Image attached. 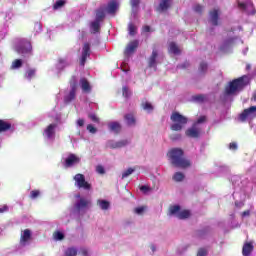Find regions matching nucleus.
<instances>
[{
	"label": "nucleus",
	"instance_id": "20",
	"mask_svg": "<svg viewBox=\"0 0 256 256\" xmlns=\"http://www.w3.org/2000/svg\"><path fill=\"white\" fill-rule=\"evenodd\" d=\"M80 85L84 93H91V84L89 83V80H87V78H81Z\"/></svg>",
	"mask_w": 256,
	"mask_h": 256
},
{
	"label": "nucleus",
	"instance_id": "50",
	"mask_svg": "<svg viewBox=\"0 0 256 256\" xmlns=\"http://www.w3.org/2000/svg\"><path fill=\"white\" fill-rule=\"evenodd\" d=\"M89 119H91L93 123H99V117H97L95 114H89Z\"/></svg>",
	"mask_w": 256,
	"mask_h": 256
},
{
	"label": "nucleus",
	"instance_id": "8",
	"mask_svg": "<svg viewBox=\"0 0 256 256\" xmlns=\"http://www.w3.org/2000/svg\"><path fill=\"white\" fill-rule=\"evenodd\" d=\"M91 57V44L84 43L82 48V55L80 58V65L85 67V63H87V58Z\"/></svg>",
	"mask_w": 256,
	"mask_h": 256
},
{
	"label": "nucleus",
	"instance_id": "29",
	"mask_svg": "<svg viewBox=\"0 0 256 256\" xmlns=\"http://www.w3.org/2000/svg\"><path fill=\"white\" fill-rule=\"evenodd\" d=\"M170 0H162L159 4L158 11H167L169 8Z\"/></svg>",
	"mask_w": 256,
	"mask_h": 256
},
{
	"label": "nucleus",
	"instance_id": "39",
	"mask_svg": "<svg viewBox=\"0 0 256 256\" xmlns=\"http://www.w3.org/2000/svg\"><path fill=\"white\" fill-rule=\"evenodd\" d=\"M65 255L66 256H77V249H75V248H68L65 251Z\"/></svg>",
	"mask_w": 256,
	"mask_h": 256
},
{
	"label": "nucleus",
	"instance_id": "28",
	"mask_svg": "<svg viewBox=\"0 0 256 256\" xmlns=\"http://www.w3.org/2000/svg\"><path fill=\"white\" fill-rule=\"evenodd\" d=\"M172 179L173 181H176V183H181V181L185 179V174H183L182 172H176L173 175Z\"/></svg>",
	"mask_w": 256,
	"mask_h": 256
},
{
	"label": "nucleus",
	"instance_id": "3",
	"mask_svg": "<svg viewBox=\"0 0 256 256\" xmlns=\"http://www.w3.org/2000/svg\"><path fill=\"white\" fill-rule=\"evenodd\" d=\"M172 125L170 126L171 131H182L183 127L187 125L189 119L183 116L179 112H173L170 117Z\"/></svg>",
	"mask_w": 256,
	"mask_h": 256
},
{
	"label": "nucleus",
	"instance_id": "35",
	"mask_svg": "<svg viewBox=\"0 0 256 256\" xmlns=\"http://www.w3.org/2000/svg\"><path fill=\"white\" fill-rule=\"evenodd\" d=\"M65 3H67V1L57 0L56 3L53 5L54 11H57V9H61V7H64Z\"/></svg>",
	"mask_w": 256,
	"mask_h": 256
},
{
	"label": "nucleus",
	"instance_id": "55",
	"mask_svg": "<svg viewBox=\"0 0 256 256\" xmlns=\"http://www.w3.org/2000/svg\"><path fill=\"white\" fill-rule=\"evenodd\" d=\"M190 65L189 62H184L183 64L178 65V69H187Z\"/></svg>",
	"mask_w": 256,
	"mask_h": 256
},
{
	"label": "nucleus",
	"instance_id": "33",
	"mask_svg": "<svg viewBox=\"0 0 256 256\" xmlns=\"http://www.w3.org/2000/svg\"><path fill=\"white\" fill-rule=\"evenodd\" d=\"M98 205L103 211H107L109 209V201L106 200H98Z\"/></svg>",
	"mask_w": 256,
	"mask_h": 256
},
{
	"label": "nucleus",
	"instance_id": "12",
	"mask_svg": "<svg viewBox=\"0 0 256 256\" xmlns=\"http://www.w3.org/2000/svg\"><path fill=\"white\" fill-rule=\"evenodd\" d=\"M256 112V106H250L249 108H246L243 110V112L239 115V121L242 123H245L247 121V117L251 115V113Z\"/></svg>",
	"mask_w": 256,
	"mask_h": 256
},
{
	"label": "nucleus",
	"instance_id": "26",
	"mask_svg": "<svg viewBox=\"0 0 256 256\" xmlns=\"http://www.w3.org/2000/svg\"><path fill=\"white\" fill-rule=\"evenodd\" d=\"M169 52L173 53L174 55H179L181 53V50L179 49V46L175 42H171L169 44Z\"/></svg>",
	"mask_w": 256,
	"mask_h": 256
},
{
	"label": "nucleus",
	"instance_id": "17",
	"mask_svg": "<svg viewBox=\"0 0 256 256\" xmlns=\"http://www.w3.org/2000/svg\"><path fill=\"white\" fill-rule=\"evenodd\" d=\"M253 249H255V246H253V242H246L242 248V255L251 256V253H253Z\"/></svg>",
	"mask_w": 256,
	"mask_h": 256
},
{
	"label": "nucleus",
	"instance_id": "37",
	"mask_svg": "<svg viewBox=\"0 0 256 256\" xmlns=\"http://www.w3.org/2000/svg\"><path fill=\"white\" fill-rule=\"evenodd\" d=\"M36 70L35 69H28L25 73L26 79H33L35 77Z\"/></svg>",
	"mask_w": 256,
	"mask_h": 256
},
{
	"label": "nucleus",
	"instance_id": "49",
	"mask_svg": "<svg viewBox=\"0 0 256 256\" xmlns=\"http://www.w3.org/2000/svg\"><path fill=\"white\" fill-rule=\"evenodd\" d=\"M96 171L100 174V175H105V168L101 165H98L96 167Z\"/></svg>",
	"mask_w": 256,
	"mask_h": 256
},
{
	"label": "nucleus",
	"instance_id": "15",
	"mask_svg": "<svg viewBox=\"0 0 256 256\" xmlns=\"http://www.w3.org/2000/svg\"><path fill=\"white\" fill-rule=\"evenodd\" d=\"M209 15H210V23H212L214 27H217V25H219V10L214 9L209 12Z\"/></svg>",
	"mask_w": 256,
	"mask_h": 256
},
{
	"label": "nucleus",
	"instance_id": "46",
	"mask_svg": "<svg viewBox=\"0 0 256 256\" xmlns=\"http://www.w3.org/2000/svg\"><path fill=\"white\" fill-rule=\"evenodd\" d=\"M208 251L205 248L198 249L197 256H207Z\"/></svg>",
	"mask_w": 256,
	"mask_h": 256
},
{
	"label": "nucleus",
	"instance_id": "19",
	"mask_svg": "<svg viewBox=\"0 0 256 256\" xmlns=\"http://www.w3.org/2000/svg\"><path fill=\"white\" fill-rule=\"evenodd\" d=\"M89 205H91V201L85 198H81L79 202L75 204V208L77 211H81V209H86V207H89Z\"/></svg>",
	"mask_w": 256,
	"mask_h": 256
},
{
	"label": "nucleus",
	"instance_id": "2",
	"mask_svg": "<svg viewBox=\"0 0 256 256\" xmlns=\"http://www.w3.org/2000/svg\"><path fill=\"white\" fill-rule=\"evenodd\" d=\"M249 84V76H241L229 82V85L225 87V95H235L237 91H243Z\"/></svg>",
	"mask_w": 256,
	"mask_h": 256
},
{
	"label": "nucleus",
	"instance_id": "10",
	"mask_svg": "<svg viewBox=\"0 0 256 256\" xmlns=\"http://www.w3.org/2000/svg\"><path fill=\"white\" fill-rule=\"evenodd\" d=\"M185 135L191 139H199L201 137V129L196 128L195 124H193L191 128L186 130Z\"/></svg>",
	"mask_w": 256,
	"mask_h": 256
},
{
	"label": "nucleus",
	"instance_id": "56",
	"mask_svg": "<svg viewBox=\"0 0 256 256\" xmlns=\"http://www.w3.org/2000/svg\"><path fill=\"white\" fill-rule=\"evenodd\" d=\"M229 149H231L232 151H237V143L235 142L230 143Z\"/></svg>",
	"mask_w": 256,
	"mask_h": 256
},
{
	"label": "nucleus",
	"instance_id": "23",
	"mask_svg": "<svg viewBox=\"0 0 256 256\" xmlns=\"http://www.w3.org/2000/svg\"><path fill=\"white\" fill-rule=\"evenodd\" d=\"M124 119L129 127H133V125L137 123V120L135 119V115L133 113L124 115Z\"/></svg>",
	"mask_w": 256,
	"mask_h": 256
},
{
	"label": "nucleus",
	"instance_id": "31",
	"mask_svg": "<svg viewBox=\"0 0 256 256\" xmlns=\"http://www.w3.org/2000/svg\"><path fill=\"white\" fill-rule=\"evenodd\" d=\"M208 67L209 66L207 65V63H205V62L200 63L199 68H198V73L200 75H205V73H207Z\"/></svg>",
	"mask_w": 256,
	"mask_h": 256
},
{
	"label": "nucleus",
	"instance_id": "30",
	"mask_svg": "<svg viewBox=\"0 0 256 256\" xmlns=\"http://www.w3.org/2000/svg\"><path fill=\"white\" fill-rule=\"evenodd\" d=\"M103 19H105V10L103 9H98L96 11V21H98L99 23H101V21H103Z\"/></svg>",
	"mask_w": 256,
	"mask_h": 256
},
{
	"label": "nucleus",
	"instance_id": "13",
	"mask_svg": "<svg viewBox=\"0 0 256 256\" xmlns=\"http://www.w3.org/2000/svg\"><path fill=\"white\" fill-rule=\"evenodd\" d=\"M80 161L81 159L77 157L75 154H70L65 160L64 167H73V165H76V163H79Z\"/></svg>",
	"mask_w": 256,
	"mask_h": 256
},
{
	"label": "nucleus",
	"instance_id": "40",
	"mask_svg": "<svg viewBox=\"0 0 256 256\" xmlns=\"http://www.w3.org/2000/svg\"><path fill=\"white\" fill-rule=\"evenodd\" d=\"M145 209H147V206H140L134 209V213H136V215H143V213H145Z\"/></svg>",
	"mask_w": 256,
	"mask_h": 256
},
{
	"label": "nucleus",
	"instance_id": "48",
	"mask_svg": "<svg viewBox=\"0 0 256 256\" xmlns=\"http://www.w3.org/2000/svg\"><path fill=\"white\" fill-rule=\"evenodd\" d=\"M169 137L171 141H179V139H181V134H171Z\"/></svg>",
	"mask_w": 256,
	"mask_h": 256
},
{
	"label": "nucleus",
	"instance_id": "59",
	"mask_svg": "<svg viewBox=\"0 0 256 256\" xmlns=\"http://www.w3.org/2000/svg\"><path fill=\"white\" fill-rule=\"evenodd\" d=\"M77 125H78V127H83V125H85V120L84 119H78L77 120Z\"/></svg>",
	"mask_w": 256,
	"mask_h": 256
},
{
	"label": "nucleus",
	"instance_id": "7",
	"mask_svg": "<svg viewBox=\"0 0 256 256\" xmlns=\"http://www.w3.org/2000/svg\"><path fill=\"white\" fill-rule=\"evenodd\" d=\"M74 181L79 189H85L86 191L91 189V184L85 180V175L83 174H76L74 176Z\"/></svg>",
	"mask_w": 256,
	"mask_h": 256
},
{
	"label": "nucleus",
	"instance_id": "64",
	"mask_svg": "<svg viewBox=\"0 0 256 256\" xmlns=\"http://www.w3.org/2000/svg\"><path fill=\"white\" fill-rule=\"evenodd\" d=\"M251 101H254V103H256V92L252 94Z\"/></svg>",
	"mask_w": 256,
	"mask_h": 256
},
{
	"label": "nucleus",
	"instance_id": "9",
	"mask_svg": "<svg viewBox=\"0 0 256 256\" xmlns=\"http://www.w3.org/2000/svg\"><path fill=\"white\" fill-rule=\"evenodd\" d=\"M159 57V51L156 50V48H153L152 50V54L149 56L147 63H148V67L150 69H155V71L157 70V58Z\"/></svg>",
	"mask_w": 256,
	"mask_h": 256
},
{
	"label": "nucleus",
	"instance_id": "22",
	"mask_svg": "<svg viewBox=\"0 0 256 256\" xmlns=\"http://www.w3.org/2000/svg\"><path fill=\"white\" fill-rule=\"evenodd\" d=\"M108 127L113 133H116V135H119V133H121L122 127L119 122H111L108 124Z\"/></svg>",
	"mask_w": 256,
	"mask_h": 256
},
{
	"label": "nucleus",
	"instance_id": "61",
	"mask_svg": "<svg viewBox=\"0 0 256 256\" xmlns=\"http://www.w3.org/2000/svg\"><path fill=\"white\" fill-rule=\"evenodd\" d=\"M249 215H251L250 210H246V211L242 212V214H241L242 217H249Z\"/></svg>",
	"mask_w": 256,
	"mask_h": 256
},
{
	"label": "nucleus",
	"instance_id": "18",
	"mask_svg": "<svg viewBox=\"0 0 256 256\" xmlns=\"http://www.w3.org/2000/svg\"><path fill=\"white\" fill-rule=\"evenodd\" d=\"M55 129H57V124H50L44 130V133L48 139H52L55 136Z\"/></svg>",
	"mask_w": 256,
	"mask_h": 256
},
{
	"label": "nucleus",
	"instance_id": "34",
	"mask_svg": "<svg viewBox=\"0 0 256 256\" xmlns=\"http://www.w3.org/2000/svg\"><path fill=\"white\" fill-rule=\"evenodd\" d=\"M207 99V96L204 94H198L196 96H193V101H196L197 103H204Z\"/></svg>",
	"mask_w": 256,
	"mask_h": 256
},
{
	"label": "nucleus",
	"instance_id": "57",
	"mask_svg": "<svg viewBox=\"0 0 256 256\" xmlns=\"http://www.w3.org/2000/svg\"><path fill=\"white\" fill-rule=\"evenodd\" d=\"M139 3H141L140 0H131L132 7H139Z\"/></svg>",
	"mask_w": 256,
	"mask_h": 256
},
{
	"label": "nucleus",
	"instance_id": "62",
	"mask_svg": "<svg viewBox=\"0 0 256 256\" xmlns=\"http://www.w3.org/2000/svg\"><path fill=\"white\" fill-rule=\"evenodd\" d=\"M80 254H81L82 256H89V252L87 251V249H82V250L80 251Z\"/></svg>",
	"mask_w": 256,
	"mask_h": 256
},
{
	"label": "nucleus",
	"instance_id": "53",
	"mask_svg": "<svg viewBox=\"0 0 256 256\" xmlns=\"http://www.w3.org/2000/svg\"><path fill=\"white\" fill-rule=\"evenodd\" d=\"M194 11L196 12V13H203V6H201V5H196L195 7H194Z\"/></svg>",
	"mask_w": 256,
	"mask_h": 256
},
{
	"label": "nucleus",
	"instance_id": "25",
	"mask_svg": "<svg viewBox=\"0 0 256 256\" xmlns=\"http://www.w3.org/2000/svg\"><path fill=\"white\" fill-rule=\"evenodd\" d=\"M90 29H91V33L93 35H95L96 33H99V31H101V24L99 21L95 20L93 22L90 23Z\"/></svg>",
	"mask_w": 256,
	"mask_h": 256
},
{
	"label": "nucleus",
	"instance_id": "44",
	"mask_svg": "<svg viewBox=\"0 0 256 256\" xmlns=\"http://www.w3.org/2000/svg\"><path fill=\"white\" fill-rule=\"evenodd\" d=\"M122 95L126 98L131 97V92H129V88L127 86L122 88Z\"/></svg>",
	"mask_w": 256,
	"mask_h": 256
},
{
	"label": "nucleus",
	"instance_id": "1",
	"mask_svg": "<svg viewBox=\"0 0 256 256\" xmlns=\"http://www.w3.org/2000/svg\"><path fill=\"white\" fill-rule=\"evenodd\" d=\"M184 155L185 152L180 148H174L168 152L171 164L174 167H179L180 169H187L191 167V160L185 158Z\"/></svg>",
	"mask_w": 256,
	"mask_h": 256
},
{
	"label": "nucleus",
	"instance_id": "47",
	"mask_svg": "<svg viewBox=\"0 0 256 256\" xmlns=\"http://www.w3.org/2000/svg\"><path fill=\"white\" fill-rule=\"evenodd\" d=\"M87 131H89V133L95 134V133H97V128H95V126H93L92 124H89L87 126Z\"/></svg>",
	"mask_w": 256,
	"mask_h": 256
},
{
	"label": "nucleus",
	"instance_id": "21",
	"mask_svg": "<svg viewBox=\"0 0 256 256\" xmlns=\"http://www.w3.org/2000/svg\"><path fill=\"white\" fill-rule=\"evenodd\" d=\"M126 145H129L128 140H120L118 142H111L110 148L111 149H121L122 147H126Z\"/></svg>",
	"mask_w": 256,
	"mask_h": 256
},
{
	"label": "nucleus",
	"instance_id": "51",
	"mask_svg": "<svg viewBox=\"0 0 256 256\" xmlns=\"http://www.w3.org/2000/svg\"><path fill=\"white\" fill-rule=\"evenodd\" d=\"M205 235H207V230H199L197 232V237H199L200 239L205 237Z\"/></svg>",
	"mask_w": 256,
	"mask_h": 256
},
{
	"label": "nucleus",
	"instance_id": "45",
	"mask_svg": "<svg viewBox=\"0 0 256 256\" xmlns=\"http://www.w3.org/2000/svg\"><path fill=\"white\" fill-rule=\"evenodd\" d=\"M205 121H207V117L206 116H200L197 121L194 123L195 126L201 124V123H205Z\"/></svg>",
	"mask_w": 256,
	"mask_h": 256
},
{
	"label": "nucleus",
	"instance_id": "14",
	"mask_svg": "<svg viewBox=\"0 0 256 256\" xmlns=\"http://www.w3.org/2000/svg\"><path fill=\"white\" fill-rule=\"evenodd\" d=\"M15 127L11 122L0 119V133H7V131H14Z\"/></svg>",
	"mask_w": 256,
	"mask_h": 256
},
{
	"label": "nucleus",
	"instance_id": "58",
	"mask_svg": "<svg viewBox=\"0 0 256 256\" xmlns=\"http://www.w3.org/2000/svg\"><path fill=\"white\" fill-rule=\"evenodd\" d=\"M6 211H9V206L3 205V206L0 208V213H6Z\"/></svg>",
	"mask_w": 256,
	"mask_h": 256
},
{
	"label": "nucleus",
	"instance_id": "6",
	"mask_svg": "<svg viewBox=\"0 0 256 256\" xmlns=\"http://www.w3.org/2000/svg\"><path fill=\"white\" fill-rule=\"evenodd\" d=\"M16 51L19 53V55H23V57H25V55H31L33 46H31V42L22 40L17 46Z\"/></svg>",
	"mask_w": 256,
	"mask_h": 256
},
{
	"label": "nucleus",
	"instance_id": "41",
	"mask_svg": "<svg viewBox=\"0 0 256 256\" xmlns=\"http://www.w3.org/2000/svg\"><path fill=\"white\" fill-rule=\"evenodd\" d=\"M135 169L128 168L126 171L122 173V179H126V177H129V175L133 174Z\"/></svg>",
	"mask_w": 256,
	"mask_h": 256
},
{
	"label": "nucleus",
	"instance_id": "4",
	"mask_svg": "<svg viewBox=\"0 0 256 256\" xmlns=\"http://www.w3.org/2000/svg\"><path fill=\"white\" fill-rule=\"evenodd\" d=\"M169 211L170 215H175L177 219L180 220L189 219V217H191V212L189 210L181 211V206L179 205L170 206Z\"/></svg>",
	"mask_w": 256,
	"mask_h": 256
},
{
	"label": "nucleus",
	"instance_id": "27",
	"mask_svg": "<svg viewBox=\"0 0 256 256\" xmlns=\"http://www.w3.org/2000/svg\"><path fill=\"white\" fill-rule=\"evenodd\" d=\"M141 107L142 109H144V111H147V113H152L154 109L153 104H151V102L148 101L142 102Z\"/></svg>",
	"mask_w": 256,
	"mask_h": 256
},
{
	"label": "nucleus",
	"instance_id": "32",
	"mask_svg": "<svg viewBox=\"0 0 256 256\" xmlns=\"http://www.w3.org/2000/svg\"><path fill=\"white\" fill-rule=\"evenodd\" d=\"M128 31H129V35H131V37H135V35H137V26H135V24H133V23H129Z\"/></svg>",
	"mask_w": 256,
	"mask_h": 256
},
{
	"label": "nucleus",
	"instance_id": "42",
	"mask_svg": "<svg viewBox=\"0 0 256 256\" xmlns=\"http://www.w3.org/2000/svg\"><path fill=\"white\" fill-rule=\"evenodd\" d=\"M237 5H238V9H240V11H247V3L241 2L238 0Z\"/></svg>",
	"mask_w": 256,
	"mask_h": 256
},
{
	"label": "nucleus",
	"instance_id": "16",
	"mask_svg": "<svg viewBox=\"0 0 256 256\" xmlns=\"http://www.w3.org/2000/svg\"><path fill=\"white\" fill-rule=\"evenodd\" d=\"M31 241V230L25 229L20 237V245H27Z\"/></svg>",
	"mask_w": 256,
	"mask_h": 256
},
{
	"label": "nucleus",
	"instance_id": "38",
	"mask_svg": "<svg viewBox=\"0 0 256 256\" xmlns=\"http://www.w3.org/2000/svg\"><path fill=\"white\" fill-rule=\"evenodd\" d=\"M54 239H56V241H63L65 239V235L62 232L56 231L54 232Z\"/></svg>",
	"mask_w": 256,
	"mask_h": 256
},
{
	"label": "nucleus",
	"instance_id": "60",
	"mask_svg": "<svg viewBox=\"0 0 256 256\" xmlns=\"http://www.w3.org/2000/svg\"><path fill=\"white\" fill-rule=\"evenodd\" d=\"M142 31L143 33H149L151 31V27L146 25L142 28Z\"/></svg>",
	"mask_w": 256,
	"mask_h": 256
},
{
	"label": "nucleus",
	"instance_id": "5",
	"mask_svg": "<svg viewBox=\"0 0 256 256\" xmlns=\"http://www.w3.org/2000/svg\"><path fill=\"white\" fill-rule=\"evenodd\" d=\"M70 92L64 97L65 103H71L74 101L75 97L77 96V77L72 76L70 79Z\"/></svg>",
	"mask_w": 256,
	"mask_h": 256
},
{
	"label": "nucleus",
	"instance_id": "52",
	"mask_svg": "<svg viewBox=\"0 0 256 256\" xmlns=\"http://www.w3.org/2000/svg\"><path fill=\"white\" fill-rule=\"evenodd\" d=\"M140 191H142V193H147V191H151V188L147 185H142Z\"/></svg>",
	"mask_w": 256,
	"mask_h": 256
},
{
	"label": "nucleus",
	"instance_id": "63",
	"mask_svg": "<svg viewBox=\"0 0 256 256\" xmlns=\"http://www.w3.org/2000/svg\"><path fill=\"white\" fill-rule=\"evenodd\" d=\"M58 63H59L60 65H65V63H67V60H66L65 58H59V59H58Z\"/></svg>",
	"mask_w": 256,
	"mask_h": 256
},
{
	"label": "nucleus",
	"instance_id": "54",
	"mask_svg": "<svg viewBox=\"0 0 256 256\" xmlns=\"http://www.w3.org/2000/svg\"><path fill=\"white\" fill-rule=\"evenodd\" d=\"M235 41V39H233V38H230V39H228V40H226L225 42H224V46L225 47H229V45H233V42Z\"/></svg>",
	"mask_w": 256,
	"mask_h": 256
},
{
	"label": "nucleus",
	"instance_id": "24",
	"mask_svg": "<svg viewBox=\"0 0 256 256\" xmlns=\"http://www.w3.org/2000/svg\"><path fill=\"white\" fill-rule=\"evenodd\" d=\"M118 7H119V4H117V1L112 0V1L108 4L107 11H108V13H110V15H115V13H117Z\"/></svg>",
	"mask_w": 256,
	"mask_h": 256
},
{
	"label": "nucleus",
	"instance_id": "36",
	"mask_svg": "<svg viewBox=\"0 0 256 256\" xmlns=\"http://www.w3.org/2000/svg\"><path fill=\"white\" fill-rule=\"evenodd\" d=\"M20 67H23V61L21 59H16L12 63V69H19Z\"/></svg>",
	"mask_w": 256,
	"mask_h": 256
},
{
	"label": "nucleus",
	"instance_id": "43",
	"mask_svg": "<svg viewBox=\"0 0 256 256\" xmlns=\"http://www.w3.org/2000/svg\"><path fill=\"white\" fill-rule=\"evenodd\" d=\"M41 195V192L39 190H32L30 192V199H37Z\"/></svg>",
	"mask_w": 256,
	"mask_h": 256
},
{
	"label": "nucleus",
	"instance_id": "11",
	"mask_svg": "<svg viewBox=\"0 0 256 256\" xmlns=\"http://www.w3.org/2000/svg\"><path fill=\"white\" fill-rule=\"evenodd\" d=\"M137 47H139V40H133L129 42L124 50V54L126 56L132 55V53H135V51L137 50Z\"/></svg>",
	"mask_w": 256,
	"mask_h": 256
}]
</instances>
